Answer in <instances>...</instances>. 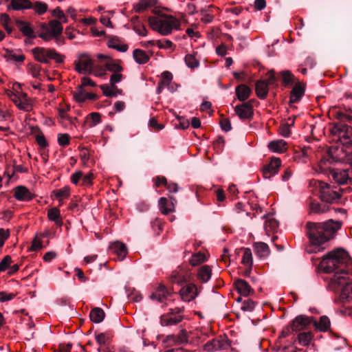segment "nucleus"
Segmentation results:
<instances>
[{
    "label": "nucleus",
    "instance_id": "obj_1",
    "mask_svg": "<svg viewBox=\"0 0 352 352\" xmlns=\"http://www.w3.org/2000/svg\"><path fill=\"white\" fill-rule=\"evenodd\" d=\"M306 228L309 240V245L306 248V251L309 254L317 253L327 248L328 242L340 229L341 223L331 219L324 223L308 222Z\"/></svg>",
    "mask_w": 352,
    "mask_h": 352
},
{
    "label": "nucleus",
    "instance_id": "obj_2",
    "mask_svg": "<svg viewBox=\"0 0 352 352\" xmlns=\"http://www.w3.org/2000/svg\"><path fill=\"white\" fill-rule=\"evenodd\" d=\"M320 266L326 273L352 275V260L349 253L342 248L333 250L325 254Z\"/></svg>",
    "mask_w": 352,
    "mask_h": 352
},
{
    "label": "nucleus",
    "instance_id": "obj_3",
    "mask_svg": "<svg viewBox=\"0 0 352 352\" xmlns=\"http://www.w3.org/2000/svg\"><path fill=\"white\" fill-rule=\"evenodd\" d=\"M148 23L152 30L164 36L178 30L180 25L179 21L171 15L152 16L148 18Z\"/></svg>",
    "mask_w": 352,
    "mask_h": 352
},
{
    "label": "nucleus",
    "instance_id": "obj_4",
    "mask_svg": "<svg viewBox=\"0 0 352 352\" xmlns=\"http://www.w3.org/2000/svg\"><path fill=\"white\" fill-rule=\"evenodd\" d=\"M348 275H340L339 273L333 274L329 278V287L333 290L340 289L342 298L352 300V282L349 280Z\"/></svg>",
    "mask_w": 352,
    "mask_h": 352
},
{
    "label": "nucleus",
    "instance_id": "obj_5",
    "mask_svg": "<svg viewBox=\"0 0 352 352\" xmlns=\"http://www.w3.org/2000/svg\"><path fill=\"white\" fill-rule=\"evenodd\" d=\"M32 53L34 59L41 63H48L50 59L56 63H62L64 60V56L53 48L36 47L32 50Z\"/></svg>",
    "mask_w": 352,
    "mask_h": 352
},
{
    "label": "nucleus",
    "instance_id": "obj_6",
    "mask_svg": "<svg viewBox=\"0 0 352 352\" xmlns=\"http://www.w3.org/2000/svg\"><path fill=\"white\" fill-rule=\"evenodd\" d=\"M314 183L319 188L322 201L327 203H336L340 201L341 193L343 192L342 188H340L338 191H336L331 189L329 184L322 182L315 181Z\"/></svg>",
    "mask_w": 352,
    "mask_h": 352
},
{
    "label": "nucleus",
    "instance_id": "obj_7",
    "mask_svg": "<svg viewBox=\"0 0 352 352\" xmlns=\"http://www.w3.org/2000/svg\"><path fill=\"white\" fill-rule=\"evenodd\" d=\"M331 133L335 137V140L342 144H352V127L338 123L331 129Z\"/></svg>",
    "mask_w": 352,
    "mask_h": 352
},
{
    "label": "nucleus",
    "instance_id": "obj_8",
    "mask_svg": "<svg viewBox=\"0 0 352 352\" xmlns=\"http://www.w3.org/2000/svg\"><path fill=\"white\" fill-rule=\"evenodd\" d=\"M63 32L60 22L52 20L47 24L41 26L38 36L45 41H49L53 38L58 37Z\"/></svg>",
    "mask_w": 352,
    "mask_h": 352
},
{
    "label": "nucleus",
    "instance_id": "obj_9",
    "mask_svg": "<svg viewBox=\"0 0 352 352\" xmlns=\"http://www.w3.org/2000/svg\"><path fill=\"white\" fill-rule=\"evenodd\" d=\"M10 100L18 109L23 111L29 112L33 109V100L25 93L18 91L12 92L10 95Z\"/></svg>",
    "mask_w": 352,
    "mask_h": 352
},
{
    "label": "nucleus",
    "instance_id": "obj_10",
    "mask_svg": "<svg viewBox=\"0 0 352 352\" xmlns=\"http://www.w3.org/2000/svg\"><path fill=\"white\" fill-rule=\"evenodd\" d=\"M230 347V343L226 336H219L208 341L204 346L207 352L228 350Z\"/></svg>",
    "mask_w": 352,
    "mask_h": 352
},
{
    "label": "nucleus",
    "instance_id": "obj_11",
    "mask_svg": "<svg viewBox=\"0 0 352 352\" xmlns=\"http://www.w3.org/2000/svg\"><path fill=\"white\" fill-rule=\"evenodd\" d=\"M74 64L76 70L80 74H87L92 72L93 60L87 54L79 55Z\"/></svg>",
    "mask_w": 352,
    "mask_h": 352
},
{
    "label": "nucleus",
    "instance_id": "obj_12",
    "mask_svg": "<svg viewBox=\"0 0 352 352\" xmlns=\"http://www.w3.org/2000/svg\"><path fill=\"white\" fill-rule=\"evenodd\" d=\"M179 294L184 301L190 302L198 296L199 292L195 284L189 283L181 288Z\"/></svg>",
    "mask_w": 352,
    "mask_h": 352
},
{
    "label": "nucleus",
    "instance_id": "obj_13",
    "mask_svg": "<svg viewBox=\"0 0 352 352\" xmlns=\"http://www.w3.org/2000/svg\"><path fill=\"white\" fill-rule=\"evenodd\" d=\"M109 249L110 252L117 256V259L122 261L128 253L126 245L120 241H114L109 244Z\"/></svg>",
    "mask_w": 352,
    "mask_h": 352
},
{
    "label": "nucleus",
    "instance_id": "obj_14",
    "mask_svg": "<svg viewBox=\"0 0 352 352\" xmlns=\"http://www.w3.org/2000/svg\"><path fill=\"white\" fill-rule=\"evenodd\" d=\"M281 165V161L278 157L272 158L268 165L263 169V174L265 178L270 179L278 173V168Z\"/></svg>",
    "mask_w": 352,
    "mask_h": 352
},
{
    "label": "nucleus",
    "instance_id": "obj_15",
    "mask_svg": "<svg viewBox=\"0 0 352 352\" xmlns=\"http://www.w3.org/2000/svg\"><path fill=\"white\" fill-rule=\"evenodd\" d=\"M234 111L241 119H249L253 115L252 106L250 102H245L236 106Z\"/></svg>",
    "mask_w": 352,
    "mask_h": 352
},
{
    "label": "nucleus",
    "instance_id": "obj_16",
    "mask_svg": "<svg viewBox=\"0 0 352 352\" xmlns=\"http://www.w3.org/2000/svg\"><path fill=\"white\" fill-rule=\"evenodd\" d=\"M32 7V2L30 0H10V3L7 6V10L22 11L31 9Z\"/></svg>",
    "mask_w": 352,
    "mask_h": 352
},
{
    "label": "nucleus",
    "instance_id": "obj_17",
    "mask_svg": "<svg viewBox=\"0 0 352 352\" xmlns=\"http://www.w3.org/2000/svg\"><path fill=\"white\" fill-rule=\"evenodd\" d=\"M188 278L189 274L184 268H178L176 270H174L170 276L171 282L178 285H181L186 282Z\"/></svg>",
    "mask_w": 352,
    "mask_h": 352
},
{
    "label": "nucleus",
    "instance_id": "obj_18",
    "mask_svg": "<svg viewBox=\"0 0 352 352\" xmlns=\"http://www.w3.org/2000/svg\"><path fill=\"white\" fill-rule=\"evenodd\" d=\"M312 318L300 315L292 322V329L294 331H299L309 325L312 322Z\"/></svg>",
    "mask_w": 352,
    "mask_h": 352
},
{
    "label": "nucleus",
    "instance_id": "obj_19",
    "mask_svg": "<svg viewBox=\"0 0 352 352\" xmlns=\"http://www.w3.org/2000/svg\"><path fill=\"white\" fill-rule=\"evenodd\" d=\"M175 199L170 197V201L168 200L165 197H161L159 199V207L160 210L163 214H168L174 210Z\"/></svg>",
    "mask_w": 352,
    "mask_h": 352
},
{
    "label": "nucleus",
    "instance_id": "obj_20",
    "mask_svg": "<svg viewBox=\"0 0 352 352\" xmlns=\"http://www.w3.org/2000/svg\"><path fill=\"white\" fill-rule=\"evenodd\" d=\"M14 197L19 201H26L32 199V195L27 188L19 186L14 190Z\"/></svg>",
    "mask_w": 352,
    "mask_h": 352
},
{
    "label": "nucleus",
    "instance_id": "obj_21",
    "mask_svg": "<svg viewBox=\"0 0 352 352\" xmlns=\"http://www.w3.org/2000/svg\"><path fill=\"white\" fill-rule=\"evenodd\" d=\"M16 25L23 34L27 36L29 39H32L36 37L34 30L31 27L30 23L23 21H19L16 22Z\"/></svg>",
    "mask_w": 352,
    "mask_h": 352
},
{
    "label": "nucleus",
    "instance_id": "obj_22",
    "mask_svg": "<svg viewBox=\"0 0 352 352\" xmlns=\"http://www.w3.org/2000/svg\"><path fill=\"white\" fill-rule=\"evenodd\" d=\"M234 285L237 292L243 296H249L252 289L250 285L244 280L238 279L234 282Z\"/></svg>",
    "mask_w": 352,
    "mask_h": 352
},
{
    "label": "nucleus",
    "instance_id": "obj_23",
    "mask_svg": "<svg viewBox=\"0 0 352 352\" xmlns=\"http://www.w3.org/2000/svg\"><path fill=\"white\" fill-rule=\"evenodd\" d=\"M164 342L168 343H186L188 342V333L186 330L182 329L177 336L168 335Z\"/></svg>",
    "mask_w": 352,
    "mask_h": 352
},
{
    "label": "nucleus",
    "instance_id": "obj_24",
    "mask_svg": "<svg viewBox=\"0 0 352 352\" xmlns=\"http://www.w3.org/2000/svg\"><path fill=\"white\" fill-rule=\"evenodd\" d=\"M182 317L180 315H163L160 318V322L162 326L175 325L180 322Z\"/></svg>",
    "mask_w": 352,
    "mask_h": 352
},
{
    "label": "nucleus",
    "instance_id": "obj_25",
    "mask_svg": "<svg viewBox=\"0 0 352 352\" xmlns=\"http://www.w3.org/2000/svg\"><path fill=\"white\" fill-rule=\"evenodd\" d=\"M3 57L8 62H23L25 58L22 53L10 50H6Z\"/></svg>",
    "mask_w": 352,
    "mask_h": 352
},
{
    "label": "nucleus",
    "instance_id": "obj_26",
    "mask_svg": "<svg viewBox=\"0 0 352 352\" xmlns=\"http://www.w3.org/2000/svg\"><path fill=\"white\" fill-rule=\"evenodd\" d=\"M333 180L338 184H344L349 179L348 172L346 170H335L331 173Z\"/></svg>",
    "mask_w": 352,
    "mask_h": 352
},
{
    "label": "nucleus",
    "instance_id": "obj_27",
    "mask_svg": "<svg viewBox=\"0 0 352 352\" xmlns=\"http://www.w3.org/2000/svg\"><path fill=\"white\" fill-rule=\"evenodd\" d=\"M256 94L260 99H265L268 94V85L265 80H258L255 85Z\"/></svg>",
    "mask_w": 352,
    "mask_h": 352
},
{
    "label": "nucleus",
    "instance_id": "obj_28",
    "mask_svg": "<svg viewBox=\"0 0 352 352\" xmlns=\"http://www.w3.org/2000/svg\"><path fill=\"white\" fill-rule=\"evenodd\" d=\"M268 148L274 153H284L287 150L286 142L283 140H273L269 142Z\"/></svg>",
    "mask_w": 352,
    "mask_h": 352
},
{
    "label": "nucleus",
    "instance_id": "obj_29",
    "mask_svg": "<svg viewBox=\"0 0 352 352\" xmlns=\"http://www.w3.org/2000/svg\"><path fill=\"white\" fill-rule=\"evenodd\" d=\"M103 94L107 97H116L122 94V90L118 89L116 85H102L100 86Z\"/></svg>",
    "mask_w": 352,
    "mask_h": 352
},
{
    "label": "nucleus",
    "instance_id": "obj_30",
    "mask_svg": "<svg viewBox=\"0 0 352 352\" xmlns=\"http://www.w3.org/2000/svg\"><path fill=\"white\" fill-rule=\"evenodd\" d=\"M133 56L135 61L139 65L146 64L150 59V56L140 49H135L133 51Z\"/></svg>",
    "mask_w": 352,
    "mask_h": 352
},
{
    "label": "nucleus",
    "instance_id": "obj_31",
    "mask_svg": "<svg viewBox=\"0 0 352 352\" xmlns=\"http://www.w3.org/2000/svg\"><path fill=\"white\" fill-rule=\"evenodd\" d=\"M157 0H140L133 6V9L135 12H141L147 8L155 6Z\"/></svg>",
    "mask_w": 352,
    "mask_h": 352
},
{
    "label": "nucleus",
    "instance_id": "obj_32",
    "mask_svg": "<svg viewBox=\"0 0 352 352\" xmlns=\"http://www.w3.org/2000/svg\"><path fill=\"white\" fill-rule=\"evenodd\" d=\"M254 248L256 255L260 258H265L270 254L268 245L263 242L255 243Z\"/></svg>",
    "mask_w": 352,
    "mask_h": 352
},
{
    "label": "nucleus",
    "instance_id": "obj_33",
    "mask_svg": "<svg viewBox=\"0 0 352 352\" xmlns=\"http://www.w3.org/2000/svg\"><path fill=\"white\" fill-rule=\"evenodd\" d=\"M304 92V88L301 85H296L291 91L289 102L291 103L297 102L300 100Z\"/></svg>",
    "mask_w": 352,
    "mask_h": 352
},
{
    "label": "nucleus",
    "instance_id": "obj_34",
    "mask_svg": "<svg viewBox=\"0 0 352 352\" xmlns=\"http://www.w3.org/2000/svg\"><path fill=\"white\" fill-rule=\"evenodd\" d=\"M168 295L166 287L163 285H159L154 292L151 295V298L160 302H164Z\"/></svg>",
    "mask_w": 352,
    "mask_h": 352
},
{
    "label": "nucleus",
    "instance_id": "obj_35",
    "mask_svg": "<svg viewBox=\"0 0 352 352\" xmlns=\"http://www.w3.org/2000/svg\"><path fill=\"white\" fill-rule=\"evenodd\" d=\"M265 217L264 228L267 234L269 235L270 232H274L278 228V222L272 215L268 214Z\"/></svg>",
    "mask_w": 352,
    "mask_h": 352
},
{
    "label": "nucleus",
    "instance_id": "obj_36",
    "mask_svg": "<svg viewBox=\"0 0 352 352\" xmlns=\"http://www.w3.org/2000/svg\"><path fill=\"white\" fill-rule=\"evenodd\" d=\"M212 269L209 265H204L199 270L197 277L202 283H207L211 278Z\"/></svg>",
    "mask_w": 352,
    "mask_h": 352
},
{
    "label": "nucleus",
    "instance_id": "obj_37",
    "mask_svg": "<svg viewBox=\"0 0 352 352\" xmlns=\"http://www.w3.org/2000/svg\"><path fill=\"white\" fill-rule=\"evenodd\" d=\"M251 89L245 85H241L236 87V94L240 101H245L248 98Z\"/></svg>",
    "mask_w": 352,
    "mask_h": 352
},
{
    "label": "nucleus",
    "instance_id": "obj_38",
    "mask_svg": "<svg viewBox=\"0 0 352 352\" xmlns=\"http://www.w3.org/2000/svg\"><path fill=\"white\" fill-rule=\"evenodd\" d=\"M104 316V311L99 307L94 308L89 314L90 319L94 323H100L103 321Z\"/></svg>",
    "mask_w": 352,
    "mask_h": 352
},
{
    "label": "nucleus",
    "instance_id": "obj_39",
    "mask_svg": "<svg viewBox=\"0 0 352 352\" xmlns=\"http://www.w3.org/2000/svg\"><path fill=\"white\" fill-rule=\"evenodd\" d=\"M242 264L247 268L251 269L253 265L252 253L250 248H243Z\"/></svg>",
    "mask_w": 352,
    "mask_h": 352
},
{
    "label": "nucleus",
    "instance_id": "obj_40",
    "mask_svg": "<svg viewBox=\"0 0 352 352\" xmlns=\"http://www.w3.org/2000/svg\"><path fill=\"white\" fill-rule=\"evenodd\" d=\"M58 117L60 124L65 127L69 125H72L74 123V119L68 116L66 110L64 109H58Z\"/></svg>",
    "mask_w": 352,
    "mask_h": 352
},
{
    "label": "nucleus",
    "instance_id": "obj_41",
    "mask_svg": "<svg viewBox=\"0 0 352 352\" xmlns=\"http://www.w3.org/2000/svg\"><path fill=\"white\" fill-rule=\"evenodd\" d=\"M314 326L320 331H327L330 327V320L327 316H321L318 322L314 321Z\"/></svg>",
    "mask_w": 352,
    "mask_h": 352
},
{
    "label": "nucleus",
    "instance_id": "obj_42",
    "mask_svg": "<svg viewBox=\"0 0 352 352\" xmlns=\"http://www.w3.org/2000/svg\"><path fill=\"white\" fill-rule=\"evenodd\" d=\"M60 210L57 208H52L47 212V217L50 221H54L56 224L60 225L62 221L60 218Z\"/></svg>",
    "mask_w": 352,
    "mask_h": 352
},
{
    "label": "nucleus",
    "instance_id": "obj_43",
    "mask_svg": "<svg viewBox=\"0 0 352 352\" xmlns=\"http://www.w3.org/2000/svg\"><path fill=\"white\" fill-rule=\"evenodd\" d=\"M108 47L115 49L121 52H125L128 50V45L124 43H120L118 40L111 39L108 41Z\"/></svg>",
    "mask_w": 352,
    "mask_h": 352
},
{
    "label": "nucleus",
    "instance_id": "obj_44",
    "mask_svg": "<svg viewBox=\"0 0 352 352\" xmlns=\"http://www.w3.org/2000/svg\"><path fill=\"white\" fill-rule=\"evenodd\" d=\"M87 122L90 127H94L101 122V116L98 112H93L89 114Z\"/></svg>",
    "mask_w": 352,
    "mask_h": 352
},
{
    "label": "nucleus",
    "instance_id": "obj_45",
    "mask_svg": "<svg viewBox=\"0 0 352 352\" xmlns=\"http://www.w3.org/2000/svg\"><path fill=\"white\" fill-rule=\"evenodd\" d=\"M207 258L204 254L197 252L192 255L190 263L192 266H197L201 263L206 261Z\"/></svg>",
    "mask_w": 352,
    "mask_h": 352
},
{
    "label": "nucleus",
    "instance_id": "obj_46",
    "mask_svg": "<svg viewBox=\"0 0 352 352\" xmlns=\"http://www.w3.org/2000/svg\"><path fill=\"white\" fill-rule=\"evenodd\" d=\"M313 338V335L311 332H303L298 335V342L302 346H307Z\"/></svg>",
    "mask_w": 352,
    "mask_h": 352
},
{
    "label": "nucleus",
    "instance_id": "obj_47",
    "mask_svg": "<svg viewBox=\"0 0 352 352\" xmlns=\"http://www.w3.org/2000/svg\"><path fill=\"white\" fill-rule=\"evenodd\" d=\"M185 63L188 67L195 69L199 67V62L193 54H188L185 56Z\"/></svg>",
    "mask_w": 352,
    "mask_h": 352
},
{
    "label": "nucleus",
    "instance_id": "obj_48",
    "mask_svg": "<svg viewBox=\"0 0 352 352\" xmlns=\"http://www.w3.org/2000/svg\"><path fill=\"white\" fill-rule=\"evenodd\" d=\"M87 92L85 91L83 87L80 85L77 90L74 92V98L76 101L82 102L86 100Z\"/></svg>",
    "mask_w": 352,
    "mask_h": 352
},
{
    "label": "nucleus",
    "instance_id": "obj_49",
    "mask_svg": "<svg viewBox=\"0 0 352 352\" xmlns=\"http://www.w3.org/2000/svg\"><path fill=\"white\" fill-rule=\"evenodd\" d=\"M32 9L38 14H43L47 10V6L45 3L41 1H36L34 4L32 3Z\"/></svg>",
    "mask_w": 352,
    "mask_h": 352
},
{
    "label": "nucleus",
    "instance_id": "obj_50",
    "mask_svg": "<svg viewBox=\"0 0 352 352\" xmlns=\"http://www.w3.org/2000/svg\"><path fill=\"white\" fill-rule=\"evenodd\" d=\"M0 21L8 33L12 32V28L9 25L10 22V19L8 14L6 13L1 14Z\"/></svg>",
    "mask_w": 352,
    "mask_h": 352
},
{
    "label": "nucleus",
    "instance_id": "obj_51",
    "mask_svg": "<svg viewBox=\"0 0 352 352\" xmlns=\"http://www.w3.org/2000/svg\"><path fill=\"white\" fill-rule=\"evenodd\" d=\"M310 210L312 212L322 213L327 210L326 206L319 204L318 202H311L310 204Z\"/></svg>",
    "mask_w": 352,
    "mask_h": 352
},
{
    "label": "nucleus",
    "instance_id": "obj_52",
    "mask_svg": "<svg viewBox=\"0 0 352 352\" xmlns=\"http://www.w3.org/2000/svg\"><path fill=\"white\" fill-rule=\"evenodd\" d=\"M70 193V189L68 186H65L61 189L58 190L55 192V196L59 199H66L69 197Z\"/></svg>",
    "mask_w": 352,
    "mask_h": 352
},
{
    "label": "nucleus",
    "instance_id": "obj_53",
    "mask_svg": "<svg viewBox=\"0 0 352 352\" xmlns=\"http://www.w3.org/2000/svg\"><path fill=\"white\" fill-rule=\"evenodd\" d=\"M283 82L285 85H289L293 82L294 76L289 70L283 71L281 73Z\"/></svg>",
    "mask_w": 352,
    "mask_h": 352
},
{
    "label": "nucleus",
    "instance_id": "obj_54",
    "mask_svg": "<svg viewBox=\"0 0 352 352\" xmlns=\"http://www.w3.org/2000/svg\"><path fill=\"white\" fill-rule=\"evenodd\" d=\"M52 15L57 18L59 21V22L61 23H67V16L63 13V12L59 8H56V9L53 10L52 11Z\"/></svg>",
    "mask_w": 352,
    "mask_h": 352
},
{
    "label": "nucleus",
    "instance_id": "obj_55",
    "mask_svg": "<svg viewBox=\"0 0 352 352\" xmlns=\"http://www.w3.org/2000/svg\"><path fill=\"white\" fill-rule=\"evenodd\" d=\"M107 69L109 72L115 73H119L122 70V67L118 63L115 62H109L106 64Z\"/></svg>",
    "mask_w": 352,
    "mask_h": 352
},
{
    "label": "nucleus",
    "instance_id": "obj_56",
    "mask_svg": "<svg viewBox=\"0 0 352 352\" xmlns=\"http://www.w3.org/2000/svg\"><path fill=\"white\" fill-rule=\"evenodd\" d=\"M69 135L67 133H59L58 135V142L60 146L65 147L69 144Z\"/></svg>",
    "mask_w": 352,
    "mask_h": 352
},
{
    "label": "nucleus",
    "instance_id": "obj_57",
    "mask_svg": "<svg viewBox=\"0 0 352 352\" xmlns=\"http://www.w3.org/2000/svg\"><path fill=\"white\" fill-rule=\"evenodd\" d=\"M12 263V258L10 256H6L0 262V272H4L9 269Z\"/></svg>",
    "mask_w": 352,
    "mask_h": 352
},
{
    "label": "nucleus",
    "instance_id": "obj_58",
    "mask_svg": "<svg viewBox=\"0 0 352 352\" xmlns=\"http://www.w3.org/2000/svg\"><path fill=\"white\" fill-rule=\"evenodd\" d=\"M255 307V302L250 300H245L243 302L241 309L245 311H252Z\"/></svg>",
    "mask_w": 352,
    "mask_h": 352
},
{
    "label": "nucleus",
    "instance_id": "obj_59",
    "mask_svg": "<svg viewBox=\"0 0 352 352\" xmlns=\"http://www.w3.org/2000/svg\"><path fill=\"white\" fill-rule=\"evenodd\" d=\"M96 340L100 346L104 345L109 339V336L104 333H100L95 336Z\"/></svg>",
    "mask_w": 352,
    "mask_h": 352
},
{
    "label": "nucleus",
    "instance_id": "obj_60",
    "mask_svg": "<svg viewBox=\"0 0 352 352\" xmlns=\"http://www.w3.org/2000/svg\"><path fill=\"white\" fill-rule=\"evenodd\" d=\"M162 80L160 82H164V85L168 86L173 79V75L169 72H164L162 74Z\"/></svg>",
    "mask_w": 352,
    "mask_h": 352
},
{
    "label": "nucleus",
    "instance_id": "obj_61",
    "mask_svg": "<svg viewBox=\"0 0 352 352\" xmlns=\"http://www.w3.org/2000/svg\"><path fill=\"white\" fill-rule=\"evenodd\" d=\"M94 178V175L91 173H89L87 174L83 175L81 179L82 185L89 186L92 183V179Z\"/></svg>",
    "mask_w": 352,
    "mask_h": 352
},
{
    "label": "nucleus",
    "instance_id": "obj_62",
    "mask_svg": "<svg viewBox=\"0 0 352 352\" xmlns=\"http://www.w3.org/2000/svg\"><path fill=\"white\" fill-rule=\"evenodd\" d=\"M30 74L33 78H38L41 74L40 67L35 65H32L29 70Z\"/></svg>",
    "mask_w": 352,
    "mask_h": 352
},
{
    "label": "nucleus",
    "instance_id": "obj_63",
    "mask_svg": "<svg viewBox=\"0 0 352 352\" xmlns=\"http://www.w3.org/2000/svg\"><path fill=\"white\" fill-rule=\"evenodd\" d=\"M14 294H13L3 292H0V302H4L6 301L11 300L14 298Z\"/></svg>",
    "mask_w": 352,
    "mask_h": 352
},
{
    "label": "nucleus",
    "instance_id": "obj_64",
    "mask_svg": "<svg viewBox=\"0 0 352 352\" xmlns=\"http://www.w3.org/2000/svg\"><path fill=\"white\" fill-rule=\"evenodd\" d=\"M220 126L223 131L228 132L232 129L231 123L228 119H223L220 122Z\"/></svg>",
    "mask_w": 352,
    "mask_h": 352
}]
</instances>
